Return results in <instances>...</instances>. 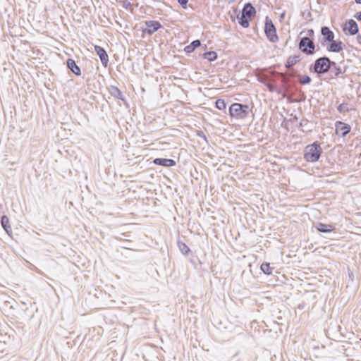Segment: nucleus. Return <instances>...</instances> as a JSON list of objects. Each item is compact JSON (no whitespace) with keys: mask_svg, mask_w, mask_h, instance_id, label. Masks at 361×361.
<instances>
[{"mask_svg":"<svg viewBox=\"0 0 361 361\" xmlns=\"http://www.w3.org/2000/svg\"><path fill=\"white\" fill-rule=\"evenodd\" d=\"M178 246L180 251L185 255H188V253L190 252V250L188 247V245L183 242L178 241Z\"/></svg>","mask_w":361,"mask_h":361,"instance_id":"obj_23","label":"nucleus"},{"mask_svg":"<svg viewBox=\"0 0 361 361\" xmlns=\"http://www.w3.org/2000/svg\"><path fill=\"white\" fill-rule=\"evenodd\" d=\"M231 116L238 119L246 118L250 114V107L248 105L240 103H233L229 108Z\"/></svg>","mask_w":361,"mask_h":361,"instance_id":"obj_3","label":"nucleus"},{"mask_svg":"<svg viewBox=\"0 0 361 361\" xmlns=\"http://www.w3.org/2000/svg\"><path fill=\"white\" fill-rule=\"evenodd\" d=\"M350 131V127L349 125L341 121L336 123V133L339 137H345Z\"/></svg>","mask_w":361,"mask_h":361,"instance_id":"obj_6","label":"nucleus"},{"mask_svg":"<svg viewBox=\"0 0 361 361\" xmlns=\"http://www.w3.org/2000/svg\"><path fill=\"white\" fill-rule=\"evenodd\" d=\"M285 16V12H283V13H281V18H283Z\"/></svg>","mask_w":361,"mask_h":361,"instance_id":"obj_36","label":"nucleus"},{"mask_svg":"<svg viewBox=\"0 0 361 361\" xmlns=\"http://www.w3.org/2000/svg\"><path fill=\"white\" fill-rule=\"evenodd\" d=\"M130 6H131V4H130L129 1H123V6L125 8L128 9Z\"/></svg>","mask_w":361,"mask_h":361,"instance_id":"obj_32","label":"nucleus"},{"mask_svg":"<svg viewBox=\"0 0 361 361\" xmlns=\"http://www.w3.org/2000/svg\"><path fill=\"white\" fill-rule=\"evenodd\" d=\"M238 23L244 28H247L250 25V20L251 18L249 17L244 16L241 13V16L240 17H238Z\"/></svg>","mask_w":361,"mask_h":361,"instance_id":"obj_21","label":"nucleus"},{"mask_svg":"<svg viewBox=\"0 0 361 361\" xmlns=\"http://www.w3.org/2000/svg\"><path fill=\"white\" fill-rule=\"evenodd\" d=\"M161 25L159 22L156 20H149L145 22V27L144 28V32L145 33L152 35V33L157 32L160 27Z\"/></svg>","mask_w":361,"mask_h":361,"instance_id":"obj_7","label":"nucleus"},{"mask_svg":"<svg viewBox=\"0 0 361 361\" xmlns=\"http://www.w3.org/2000/svg\"><path fill=\"white\" fill-rule=\"evenodd\" d=\"M153 163L156 165L170 167L176 165V161L171 159L165 158H156L154 159Z\"/></svg>","mask_w":361,"mask_h":361,"instance_id":"obj_12","label":"nucleus"},{"mask_svg":"<svg viewBox=\"0 0 361 361\" xmlns=\"http://www.w3.org/2000/svg\"><path fill=\"white\" fill-rule=\"evenodd\" d=\"M343 43L341 41H333L330 42L329 46L327 47V50L331 52H340L343 50Z\"/></svg>","mask_w":361,"mask_h":361,"instance_id":"obj_11","label":"nucleus"},{"mask_svg":"<svg viewBox=\"0 0 361 361\" xmlns=\"http://www.w3.org/2000/svg\"><path fill=\"white\" fill-rule=\"evenodd\" d=\"M337 109L338 111L341 113H345L349 111V109L348 108V104L345 103L341 104Z\"/></svg>","mask_w":361,"mask_h":361,"instance_id":"obj_27","label":"nucleus"},{"mask_svg":"<svg viewBox=\"0 0 361 361\" xmlns=\"http://www.w3.org/2000/svg\"><path fill=\"white\" fill-rule=\"evenodd\" d=\"M257 80L262 84H266V82L268 80V76L266 75H257Z\"/></svg>","mask_w":361,"mask_h":361,"instance_id":"obj_28","label":"nucleus"},{"mask_svg":"<svg viewBox=\"0 0 361 361\" xmlns=\"http://www.w3.org/2000/svg\"><path fill=\"white\" fill-rule=\"evenodd\" d=\"M357 4H361V0H355Z\"/></svg>","mask_w":361,"mask_h":361,"instance_id":"obj_35","label":"nucleus"},{"mask_svg":"<svg viewBox=\"0 0 361 361\" xmlns=\"http://www.w3.org/2000/svg\"><path fill=\"white\" fill-rule=\"evenodd\" d=\"M204 59L209 61H214L217 59V54L214 51H207L203 54Z\"/></svg>","mask_w":361,"mask_h":361,"instance_id":"obj_22","label":"nucleus"},{"mask_svg":"<svg viewBox=\"0 0 361 361\" xmlns=\"http://www.w3.org/2000/svg\"><path fill=\"white\" fill-rule=\"evenodd\" d=\"M109 92L111 96H113L114 97H115L118 99H121L123 102H126V99H125L123 92L116 86L111 85L109 87Z\"/></svg>","mask_w":361,"mask_h":361,"instance_id":"obj_14","label":"nucleus"},{"mask_svg":"<svg viewBox=\"0 0 361 361\" xmlns=\"http://www.w3.org/2000/svg\"><path fill=\"white\" fill-rule=\"evenodd\" d=\"M316 228L319 232L321 233H330L335 229L334 226L322 223L317 224V225L316 226Z\"/></svg>","mask_w":361,"mask_h":361,"instance_id":"obj_17","label":"nucleus"},{"mask_svg":"<svg viewBox=\"0 0 361 361\" xmlns=\"http://www.w3.org/2000/svg\"><path fill=\"white\" fill-rule=\"evenodd\" d=\"M308 33H309L310 35H313V33H314L313 30H308Z\"/></svg>","mask_w":361,"mask_h":361,"instance_id":"obj_34","label":"nucleus"},{"mask_svg":"<svg viewBox=\"0 0 361 361\" xmlns=\"http://www.w3.org/2000/svg\"><path fill=\"white\" fill-rule=\"evenodd\" d=\"M344 31H348L350 35H357L359 32L357 23L353 19H350L345 22Z\"/></svg>","mask_w":361,"mask_h":361,"instance_id":"obj_8","label":"nucleus"},{"mask_svg":"<svg viewBox=\"0 0 361 361\" xmlns=\"http://www.w3.org/2000/svg\"><path fill=\"white\" fill-rule=\"evenodd\" d=\"M331 63L332 61L327 56L319 57L315 60L310 68L320 76L330 71Z\"/></svg>","mask_w":361,"mask_h":361,"instance_id":"obj_2","label":"nucleus"},{"mask_svg":"<svg viewBox=\"0 0 361 361\" xmlns=\"http://www.w3.org/2000/svg\"><path fill=\"white\" fill-rule=\"evenodd\" d=\"M298 81L301 85H307L311 82L312 79L309 75H298Z\"/></svg>","mask_w":361,"mask_h":361,"instance_id":"obj_25","label":"nucleus"},{"mask_svg":"<svg viewBox=\"0 0 361 361\" xmlns=\"http://www.w3.org/2000/svg\"><path fill=\"white\" fill-rule=\"evenodd\" d=\"M300 55H293L290 56L288 58V60L286 61V63L285 64V66L286 68H291L293 66H295L298 62L300 61Z\"/></svg>","mask_w":361,"mask_h":361,"instance_id":"obj_19","label":"nucleus"},{"mask_svg":"<svg viewBox=\"0 0 361 361\" xmlns=\"http://www.w3.org/2000/svg\"><path fill=\"white\" fill-rule=\"evenodd\" d=\"M357 39L358 43L361 44V35H357Z\"/></svg>","mask_w":361,"mask_h":361,"instance_id":"obj_33","label":"nucleus"},{"mask_svg":"<svg viewBox=\"0 0 361 361\" xmlns=\"http://www.w3.org/2000/svg\"><path fill=\"white\" fill-rule=\"evenodd\" d=\"M67 66L68 68L76 75H81V71L80 67L76 64L75 61L72 59H68L67 60Z\"/></svg>","mask_w":361,"mask_h":361,"instance_id":"obj_16","label":"nucleus"},{"mask_svg":"<svg viewBox=\"0 0 361 361\" xmlns=\"http://www.w3.org/2000/svg\"><path fill=\"white\" fill-rule=\"evenodd\" d=\"M178 2L179 3V4L183 8H187V4H188V0H177Z\"/></svg>","mask_w":361,"mask_h":361,"instance_id":"obj_30","label":"nucleus"},{"mask_svg":"<svg viewBox=\"0 0 361 361\" xmlns=\"http://www.w3.org/2000/svg\"><path fill=\"white\" fill-rule=\"evenodd\" d=\"M353 17L359 21H361V11L357 12Z\"/></svg>","mask_w":361,"mask_h":361,"instance_id":"obj_31","label":"nucleus"},{"mask_svg":"<svg viewBox=\"0 0 361 361\" xmlns=\"http://www.w3.org/2000/svg\"><path fill=\"white\" fill-rule=\"evenodd\" d=\"M1 224L5 231L8 235H11L12 233L11 227L10 225L9 219L7 217V216L4 215L1 217Z\"/></svg>","mask_w":361,"mask_h":361,"instance_id":"obj_18","label":"nucleus"},{"mask_svg":"<svg viewBox=\"0 0 361 361\" xmlns=\"http://www.w3.org/2000/svg\"><path fill=\"white\" fill-rule=\"evenodd\" d=\"M329 72L330 73L331 77L334 78L343 73L345 71H342L341 68L338 66L335 61H332L331 64V69Z\"/></svg>","mask_w":361,"mask_h":361,"instance_id":"obj_15","label":"nucleus"},{"mask_svg":"<svg viewBox=\"0 0 361 361\" xmlns=\"http://www.w3.org/2000/svg\"><path fill=\"white\" fill-rule=\"evenodd\" d=\"M264 32L267 38L271 42H276L278 41L279 38L276 35V30L275 25H274L272 20L268 16H267L265 19Z\"/></svg>","mask_w":361,"mask_h":361,"instance_id":"obj_5","label":"nucleus"},{"mask_svg":"<svg viewBox=\"0 0 361 361\" xmlns=\"http://www.w3.org/2000/svg\"><path fill=\"white\" fill-rule=\"evenodd\" d=\"M264 85L268 88V90L271 92H276V87L275 85H274L271 82H266V84H264Z\"/></svg>","mask_w":361,"mask_h":361,"instance_id":"obj_29","label":"nucleus"},{"mask_svg":"<svg viewBox=\"0 0 361 361\" xmlns=\"http://www.w3.org/2000/svg\"><path fill=\"white\" fill-rule=\"evenodd\" d=\"M261 270L267 275L271 274L273 268L271 267L270 264L267 262H264L261 265Z\"/></svg>","mask_w":361,"mask_h":361,"instance_id":"obj_24","label":"nucleus"},{"mask_svg":"<svg viewBox=\"0 0 361 361\" xmlns=\"http://www.w3.org/2000/svg\"><path fill=\"white\" fill-rule=\"evenodd\" d=\"M94 51L99 56L102 65L106 67L109 63V56L106 50L103 47L96 45L94 46Z\"/></svg>","mask_w":361,"mask_h":361,"instance_id":"obj_10","label":"nucleus"},{"mask_svg":"<svg viewBox=\"0 0 361 361\" xmlns=\"http://www.w3.org/2000/svg\"><path fill=\"white\" fill-rule=\"evenodd\" d=\"M298 47L302 52L307 55H312L314 53L315 44L308 37H303L300 39Z\"/></svg>","mask_w":361,"mask_h":361,"instance_id":"obj_4","label":"nucleus"},{"mask_svg":"<svg viewBox=\"0 0 361 361\" xmlns=\"http://www.w3.org/2000/svg\"><path fill=\"white\" fill-rule=\"evenodd\" d=\"M201 45V42L199 39H196L192 41L189 45L186 46L184 49V51L187 54L192 53L194 50L199 47Z\"/></svg>","mask_w":361,"mask_h":361,"instance_id":"obj_20","label":"nucleus"},{"mask_svg":"<svg viewBox=\"0 0 361 361\" xmlns=\"http://www.w3.org/2000/svg\"><path fill=\"white\" fill-rule=\"evenodd\" d=\"M321 34L322 35V40L321 44L324 45L326 42H331L334 39V33L326 26H323L321 29Z\"/></svg>","mask_w":361,"mask_h":361,"instance_id":"obj_9","label":"nucleus"},{"mask_svg":"<svg viewBox=\"0 0 361 361\" xmlns=\"http://www.w3.org/2000/svg\"><path fill=\"white\" fill-rule=\"evenodd\" d=\"M322 152V149L317 142L305 147L304 150V159L308 162H316L319 160Z\"/></svg>","mask_w":361,"mask_h":361,"instance_id":"obj_1","label":"nucleus"},{"mask_svg":"<svg viewBox=\"0 0 361 361\" xmlns=\"http://www.w3.org/2000/svg\"><path fill=\"white\" fill-rule=\"evenodd\" d=\"M215 106L219 110H224L226 109V104L224 99H218L215 102Z\"/></svg>","mask_w":361,"mask_h":361,"instance_id":"obj_26","label":"nucleus"},{"mask_svg":"<svg viewBox=\"0 0 361 361\" xmlns=\"http://www.w3.org/2000/svg\"><path fill=\"white\" fill-rule=\"evenodd\" d=\"M242 14L252 18L256 14V9L251 3H246L242 10Z\"/></svg>","mask_w":361,"mask_h":361,"instance_id":"obj_13","label":"nucleus"},{"mask_svg":"<svg viewBox=\"0 0 361 361\" xmlns=\"http://www.w3.org/2000/svg\"><path fill=\"white\" fill-rule=\"evenodd\" d=\"M360 341H361V338H360Z\"/></svg>","mask_w":361,"mask_h":361,"instance_id":"obj_37","label":"nucleus"}]
</instances>
